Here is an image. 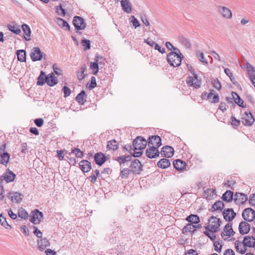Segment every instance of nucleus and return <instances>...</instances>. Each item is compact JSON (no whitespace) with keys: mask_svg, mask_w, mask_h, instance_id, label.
<instances>
[{"mask_svg":"<svg viewBox=\"0 0 255 255\" xmlns=\"http://www.w3.org/2000/svg\"><path fill=\"white\" fill-rule=\"evenodd\" d=\"M73 23L77 30H84L86 27V23L85 20L81 16H74Z\"/></svg>","mask_w":255,"mask_h":255,"instance_id":"8","label":"nucleus"},{"mask_svg":"<svg viewBox=\"0 0 255 255\" xmlns=\"http://www.w3.org/2000/svg\"><path fill=\"white\" fill-rule=\"evenodd\" d=\"M184 232H192L194 231V226L192 224H188L186 227L183 228Z\"/></svg>","mask_w":255,"mask_h":255,"instance_id":"56","label":"nucleus"},{"mask_svg":"<svg viewBox=\"0 0 255 255\" xmlns=\"http://www.w3.org/2000/svg\"><path fill=\"white\" fill-rule=\"evenodd\" d=\"M247 248H255V239L253 236H247L243 240Z\"/></svg>","mask_w":255,"mask_h":255,"instance_id":"22","label":"nucleus"},{"mask_svg":"<svg viewBox=\"0 0 255 255\" xmlns=\"http://www.w3.org/2000/svg\"><path fill=\"white\" fill-rule=\"evenodd\" d=\"M221 223V221L219 219L215 217H211L209 220L208 225L206 227V229L210 232H217Z\"/></svg>","mask_w":255,"mask_h":255,"instance_id":"2","label":"nucleus"},{"mask_svg":"<svg viewBox=\"0 0 255 255\" xmlns=\"http://www.w3.org/2000/svg\"><path fill=\"white\" fill-rule=\"evenodd\" d=\"M107 148L110 150H116L118 148V142L115 139L108 142Z\"/></svg>","mask_w":255,"mask_h":255,"instance_id":"38","label":"nucleus"},{"mask_svg":"<svg viewBox=\"0 0 255 255\" xmlns=\"http://www.w3.org/2000/svg\"><path fill=\"white\" fill-rule=\"evenodd\" d=\"M246 69L248 72L249 78L255 88V68L250 63L246 64Z\"/></svg>","mask_w":255,"mask_h":255,"instance_id":"13","label":"nucleus"},{"mask_svg":"<svg viewBox=\"0 0 255 255\" xmlns=\"http://www.w3.org/2000/svg\"><path fill=\"white\" fill-rule=\"evenodd\" d=\"M182 55L180 51L171 52L167 55L168 63L173 67H177L181 64Z\"/></svg>","mask_w":255,"mask_h":255,"instance_id":"1","label":"nucleus"},{"mask_svg":"<svg viewBox=\"0 0 255 255\" xmlns=\"http://www.w3.org/2000/svg\"><path fill=\"white\" fill-rule=\"evenodd\" d=\"M224 255H235V253L232 249H227L224 252Z\"/></svg>","mask_w":255,"mask_h":255,"instance_id":"64","label":"nucleus"},{"mask_svg":"<svg viewBox=\"0 0 255 255\" xmlns=\"http://www.w3.org/2000/svg\"><path fill=\"white\" fill-rule=\"evenodd\" d=\"M8 28L9 30L13 32L14 33L18 34L21 32L19 26L16 24H9L8 25Z\"/></svg>","mask_w":255,"mask_h":255,"instance_id":"40","label":"nucleus"},{"mask_svg":"<svg viewBox=\"0 0 255 255\" xmlns=\"http://www.w3.org/2000/svg\"><path fill=\"white\" fill-rule=\"evenodd\" d=\"M255 121V119L250 112H246L243 116L242 122L245 126H250L253 124Z\"/></svg>","mask_w":255,"mask_h":255,"instance_id":"12","label":"nucleus"},{"mask_svg":"<svg viewBox=\"0 0 255 255\" xmlns=\"http://www.w3.org/2000/svg\"><path fill=\"white\" fill-rule=\"evenodd\" d=\"M161 153L165 157H171L174 154V149L172 147L166 145L162 147Z\"/></svg>","mask_w":255,"mask_h":255,"instance_id":"24","label":"nucleus"},{"mask_svg":"<svg viewBox=\"0 0 255 255\" xmlns=\"http://www.w3.org/2000/svg\"><path fill=\"white\" fill-rule=\"evenodd\" d=\"M87 69L86 65H83L80 68V71L77 73V77L78 80H82L85 77L84 72Z\"/></svg>","mask_w":255,"mask_h":255,"instance_id":"39","label":"nucleus"},{"mask_svg":"<svg viewBox=\"0 0 255 255\" xmlns=\"http://www.w3.org/2000/svg\"><path fill=\"white\" fill-rule=\"evenodd\" d=\"M72 153L78 158H81L83 156V152L78 148H75L72 150Z\"/></svg>","mask_w":255,"mask_h":255,"instance_id":"51","label":"nucleus"},{"mask_svg":"<svg viewBox=\"0 0 255 255\" xmlns=\"http://www.w3.org/2000/svg\"><path fill=\"white\" fill-rule=\"evenodd\" d=\"M223 207L224 203L221 201H218L215 202L212 206L214 211L222 210Z\"/></svg>","mask_w":255,"mask_h":255,"instance_id":"42","label":"nucleus"},{"mask_svg":"<svg viewBox=\"0 0 255 255\" xmlns=\"http://www.w3.org/2000/svg\"><path fill=\"white\" fill-rule=\"evenodd\" d=\"M95 160L97 164L101 165L106 161V159L105 155L100 152L95 154Z\"/></svg>","mask_w":255,"mask_h":255,"instance_id":"30","label":"nucleus"},{"mask_svg":"<svg viewBox=\"0 0 255 255\" xmlns=\"http://www.w3.org/2000/svg\"><path fill=\"white\" fill-rule=\"evenodd\" d=\"M217 11L222 17L230 19L232 17V12L227 7L225 6L219 5L217 7Z\"/></svg>","mask_w":255,"mask_h":255,"instance_id":"5","label":"nucleus"},{"mask_svg":"<svg viewBox=\"0 0 255 255\" xmlns=\"http://www.w3.org/2000/svg\"><path fill=\"white\" fill-rule=\"evenodd\" d=\"M248 199L247 195L241 193H236L234 196V200L237 204L240 205L245 203Z\"/></svg>","mask_w":255,"mask_h":255,"instance_id":"21","label":"nucleus"},{"mask_svg":"<svg viewBox=\"0 0 255 255\" xmlns=\"http://www.w3.org/2000/svg\"><path fill=\"white\" fill-rule=\"evenodd\" d=\"M130 172V170L128 168H124L121 172V176L123 178H126Z\"/></svg>","mask_w":255,"mask_h":255,"instance_id":"53","label":"nucleus"},{"mask_svg":"<svg viewBox=\"0 0 255 255\" xmlns=\"http://www.w3.org/2000/svg\"><path fill=\"white\" fill-rule=\"evenodd\" d=\"M63 91L64 92L65 97H67L69 96L71 94L70 89L66 86H64L63 87Z\"/></svg>","mask_w":255,"mask_h":255,"instance_id":"61","label":"nucleus"},{"mask_svg":"<svg viewBox=\"0 0 255 255\" xmlns=\"http://www.w3.org/2000/svg\"><path fill=\"white\" fill-rule=\"evenodd\" d=\"M147 141L141 136H138L133 141V146L135 150H141L144 149L147 145Z\"/></svg>","mask_w":255,"mask_h":255,"instance_id":"4","label":"nucleus"},{"mask_svg":"<svg viewBox=\"0 0 255 255\" xmlns=\"http://www.w3.org/2000/svg\"><path fill=\"white\" fill-rule=\"evenodd\" d=\"M53 69L54 70V73L58 75H61V70L60 68H59L57 65V64H54L53 65Z\"/></svg>","mask_w":255,"mask_h":255,"instance_id":"59","label":"nucleus"},{"mask_svg":"<svg viewBox=\"0 0 255 255\" xmlns=\"http://www.w3.org/2000/svg\"><path fill=\"white\" fill-rule=\"evenodd\" d=\"M30 57L33 61L40 60L42 58V53L38 47H35L32 49Z\"/></svg>","mask_w":255,"mask_h":255,"instance_id":"14","label":"nucleus"},{"mask_svg":"<svg viewBox=\"0 0 255 255\" xmlns=\"http://www.w3.org/2000/svg\"><path fill=\"white\" fill-rule=\"evenodd\" d=\"M222 241H217L215 242L214 243V249L215 250L219 253H220L221 252L222 245Z\"/></svg>","mask_w":255,"mask_h":255,"instance_id":"49","label":"nucleus"},{"mask_svg":"<svg viewBox=\"0 0 255 255\" xmlns=\"http://www.w3.org/2000/svg\"><path fill=\"white\" fill-rule=\"evenodd\" d=\"M223 215L226 221L230 222L235 217L236 213L232 209H227L224 210Z\"/></svg>","mask_w":255,"mask_h":255,"instance_id":"19","label":"nucleus"},{"mask_svg":"<svg viewBox=\"0 0 255 255\" xmlns=\"http://www.w3.org/2000/svg\"><path fill=\"white\" fill-rule=\"evenodd\" d=\"M22 195L18 192L10 191L7 195V197L11 200L12 202H19L22 200Z\"/></svg>","mask_w":255,"mask_h":255,"instance_id":"23","label":"nucleus"},{"mask_svg":"<svg viewBox=\"0 0 255 255\" xmlns=\"http://www.w3.org/2000/svg\"><path fill=\"white\" fill-rule=\"evenodd\" d=\"M18 60L20 62L26 61V52L24 50H18L16 51Z\"/></svg>","mask_w":255,"mask_h":255,"instance_id":"35","label":"nucleus"},{"mask_svg":"<svg viewBox=\"0 0 255 255\" xmlns=\"http://www.w3.org/2000/svg\"><path fill=\"white\" fill-rule=\"evenodd\" d=\"M85 95V92L84 91H82L80 93L78 94L76 97V101L81 104H84L86 100H84V96Z\"/></svg>","mask_w":255,"mask_h":255,"instance_id":"41","label":"nucleus"},{"mask_svg":"<svg viewBox=\"0 0 255 255\" xmlns=\"http://www.w3.org/2000/svg\"><path fill=\"white\" fill-rule=\"evenodd\" d=\"M18 215L19 217L24 219H26L28 216L27 212L23 208H20L19 209Z\"/></svg>","mask_w":255,"mask_h":255,"instance_id":"46","label":"nucleus"},{"mask_svg":"<svg viewBox=\"0 0 255 255\" xmlns=\"http://www.w3.org/2000/svg\"><path fill=\"white\" fill-rule=\"evenodd\" d=\"M49 245V243L46 239H42L38 241V247L41 251H43Z\"/></svg>","mask_w":255,"mask_h":255,"instance_id":"31","label":"nucleus"},{"mask_svg":"<svg viewBox=\"0 0 255 255\" xmlns=\"http://www.w3.org/2000/svg\"><path fill=\"white\" fill-rule=\"evenodd\" d=\"M186 220L192 223H198L199 222V218L196 215H191L187 218Z\"/></svg>","mask_w":255,"mask_h":255,"instance_id":"43","label":"nucleus"},{"mask_svg":"<svg viewBox=\"0 0 255 255\" xmlns=\"http://www.w3.org/2000/svg\"><path fill=\"white\" fill-rule=\"evenodd\" d=\"M186 83L190 87H193L195 88H199L201 84V80L198 78L197 75L193 76H189L186 79Z\"/></svg>","mask_w":255,"mask_h":255,"instance_id":"7","label":"nucleus"},{"mask_svg":"<svg viewBox=\"0 0 255 255\" xmlns=\"http://www.w3.org/2000/svg\"><path fill=\"white\" fill-rule=\"evenodd\" d=\"M21 28L24 33V39L26 41H29L30 40L31 30L29 26L26 24H23L21 26Z\"/></svg>","mask_w":255,"mask_h":255,"instance_id":"29","label":"nucleus"},{"mask_svg":"<svg viewBox=\"0 0 255 255\" xmlns=\"http://www.w3.org/2000/svg\"><path fill=\"white\" fill-rule=\"evenodd\" d=\"M225 73L226 74L229 76L231 81L233 82H234V80H235V78L233 77V74L231 72V70L228 68H226L224 70Z\"/></svg>","mask_w":255,"mask_h":255,"instance_id":"57","label":"nucleus"},{"mask_svg":"<svg viewBox=\"0 0 255 255\" xmlns=\"http://www.w3.org/2000/svg\"><path fill=\"white\" fill-rule=\"evenodd\" d=\"M34 231L33 232L34 235L38 238H41L42 237V233L37 228L34 227Z\"/></svg>","mask_w":255,"mask_h":255,"instance_id":"63","label":"nucleus"},{"mask_svg":"<svg viewBox=\"0 0 255 255\" xmlns=\"http://www.w3.org/2000/svg\"><path fill=\"white\" fill-rule=\"evenodd\" d=\"M82 44L83 46L84 47V50H87L90 48V41L87 39H83L82 40Z\"/></svg>","mask_w":255,"mask_h":255,"instance_id":"55","label":"nucleus"},{"mask_svg":"<svg viewBox=\"0 0 255 255\" xmlns=\"http://www.w3.org/2000/svg\"><path fill=\"white\" fill-rule=\"evenodd\" d=\"M235 232L233 231L232 227V224L228 223L224 228V231L221 234V236L224 240H227L228 239L234 235Z\"/></svg>","mask_w":255,"mask_h":255,"instance_id":"6","label":"nucleus"},{"mask_svg":"<svg viewBox=\"0 0 255 255\" xmlns=\"http://www.w3.org/2000/svg\"><path fill=\"white\" fill-rule=\"evenodd\" d=\"M141 164L139 161L137 159H135L132 161L130 168L134 173H138L141 170Z\"/></svg>","mask_w":255,"mask_h":255,"instance_id":"25","label":"nucleus"},{"mask_svg":"<svg viewBox=\"0 0 255 255\" xmlns=\"http://www.w3.org/2000/svg\"><path fill=\"white\" fill-rule=\"evenodd\" d=\"M0 224L5 228L7 229L8 227L11 228V227L7 223L5 218L1 214L0 215Z\"/></svg>","mask_w":255,"mask_h":255,"instance_id":"47","label":"nucleus"},{"mask_svg":"<svg viewBox=\"0 0 255 255\" xmlns=\"http://www.w3.org/2000/svg\"><path fill=\"white\" fill-rule=\"evenodd\" d=\"M56 12L61 16H64L65 15V11L61 5L56 6Z\"/></svg>","mask_w":255,"mask_h":255,"instance_id":"54","label":"nucleus"},{"mask_svg":"<svg viewBox=\"0 0 255 255\" xmlns=\"http://www.w3.org/2000/svg\"><path fill=\"white\" fill-rule=\"evenodd\" d=\"M129 21L131 23H132L133 26H134L135 28H136L140 25L138 20L133 15L130 16L129 18Z\"/></svg>","mask_w":255,"mask_h":255,"instance_id":"50","label":"nucleus"},{"mask_svg":"<svg viewBox=\"0 0 255 255\" xmlns=\"http://www.w3.org/2000/svg\"><path fill=\"white\" fill-rule=\"evenodd\" d=\"M236 251L241 254H244L247 251V248L243 241L237 240L235 243Z\"/></svg>","mask_w":255,"mask_h":255,"instance_id":"17","label":"nucleus"},{"mask_svg":"<svg viewBox=\"0 0 255 255\" xmlns=\"http://www.w3.org/2000/svg\"><path fill=\"white\" fill-rule=\"evenodd\" d=\"M148 146H156L158 148L161 145V140L158 135H152L148 138Z\"/></svg>","mask_w":255,"mask_h":255,"instance_id":"11","label":"nucleus"},{"mask_svg":"<svg viewBox=\"0 0 255 255\" xmlns=\"http://www.w3.org/2000/svg\"><path fill=\"white\" fill-rule=\"evenodd\" d=\"M170 165V162L169 160L165 158L160 159L157 163L158 167L163 169L167 168Z\"/></svg>","mask_w":255,"mask_h":255,"instance_id":"32","label":"nucleus"},{"mask_svg":"<svg viewBox=\"0 0 255 255\" xmlns=\"http://www.w3.org/2000/svg\"><path fill=\"white\" fill-rule=\"evenodd\" d=\"M146 151V155L150 158H153L159 156V152L156 146H149Z\"/></svg>","mask_w":255,"mask_h":255,"instance_id":"20","label":"nucleus"},{"mask_svg":"<svg viewBox=\"0 0 255 255\" xmlns=\"http://www.w3.org/2000/svg\"><path fill=\"white\" fill-rule=\"evenodd\" d=\"M15 178V174L9 169H6L5 172L1 176V179L7 183L13 181Z\"/></svg>","mask_w":255,"mask_h":255,"instance_id":"18","label":"nucleus"},{"mask_svg":"<svg viewBox=\"0 0 255 255\" xmlns=\"http://www.w3.org/2000/svg\"><path fill=\"white\" fill-rule=\"evenodd\" d=\"M233 195V192L228 190L223 195V199L224 201L231 202L234 199Z\"/></svg>","mask_w":255,"mask_h":255,"instance_id":"36","label":"nucleus"},{"mask_svg":"<svg viewBox=\"0 0 255 255\" xmlns=\"http://www.w3.org/2000/svg\"><path fill=\"white\" fill-rule=\"evenodd\" d=\"M202 98L213 103H218L219 101V95L214 90H211L209 93H203L202 94Z\"/></svg>","mask_w":255,"mask_h":255,"instance_id":"3","label":"nucleus"},{"mask_svg":"<svg viewBox=\"0 0 255 255\" xmlns=\"http://www.w3.org/2000/svg\"><path fill=\"white\" fill-rule=\"evenodd\" d=\"M215 232H207L206 233H205V235H207L211 240L214 241L216 239V236L215 235L214 233Z\"/></svg>","mask_w":255,"mask_h":255,"instance_id":"62","label":"nucleus"},{"mask_svg":"<svg viewBox=\"0 0 255 255\" xmlns=\"http://www.w3.org/2000/svg\"><path fill=\"white\" fill-rule=\"evenodd\" d=\"M0 155L1 163L3 165H6L9 160V154L7 152L1 153V152L0 151Z\"/></svg>","mask_w":255,"mask_h":255,"instance_id":"34","label":"nucleus"},{"mask_svg":"<svg viewBox=\"0 0 255 255\" xmlns=\"http://www.w3.org/2000/svg\"><path fill=\"white\" fill-rule=\"evenodd\" d=\"M232 98L227 97L226 98V100L228 102H232L231 100L233 99L235 103L240 107L242 108H245L246 105L244 104V101L241 99V98L240 97V96L235 92H232Z\"/></svg>","mask_w":255,"mask_h":255,"instance_id":"15","label":"nucleus"},{"mask_svg":"<svg viewBox=\"0 0 255 255\" xmlns=\"http://www.w3.org/2000/svg\"><path fill=\"white\" fill-rule=\"evenodd\" d=\"M34 123L37 127H41L43 126L44 121L41 118L36 119L34 120Z\"/></svg>","mask_w":255,"mask_h":255,"instance_id":"60","label":"nucleus"},{"mask_svg":"<svg viewBox=\"0 0 255 255\" xmlns=\"http://www.w3.org/2000/svg\"><path fill=\"white\" fill-rule=\"evenodd\" d=\"M121 4L124 11L128 13L131 12V5L128 0H121Z\"/></svg>","mask_w":255,"mask_h":255,"instance_id":"26","label":"nucleus"},{"mask_svg":"<svg viewBox=\"0 0 255 255\" xmlns=\"http://www.w3.org/2000/svg\"><path fill=\"white\" fill-rule=\"evenodd\" d=\"M242 216L245 220L252 222L255 219V212L251 208H246L244 210Z\"/></svg>","mask_w":255,"mask_h":255,"instance_id":"9","label":"nucleus"},{"mask_svg":"<svg viewBox=\"0 0 255 255\" xmlns=\"http://www.w3.org/2000/svg\"><path fill=\"white\" fill-rule=\"evenodd\" d=\"M196 55L197 57L198 58V59L200 61H201L203 64H205L206 65L208 64V62L206 60V59L204 57V54L203 52H200V51H198L196 52Z\"/></svg>","mask_w":255,"mask_h":255,"instance_id":"44","label":"nucleus"},{"mask_svg":"<svg viewBox=\"0 0 255 255\" xmlns=\"http://www.w3.org/2000/svg\"><path fill=\"white\" fill-rule=\"evenodd\" d=\"M57 24L59 26H61L62 28H65V30H70V26L69 24L64 19L61 18H57L56 21Z\"/></svg>","mask_w":255,"mask_h":255,"instance_id":"33","label":"nucleus"},{"mask_svg":"<svg viewBox=\"0 0 255 255\" xmlns=\"http://www.w3.org/2000/svg\"><path fill=\"white\" fill-rule=\"evenodd\" d=\"M79 166L83 172H88L91 169V164L88 160H83L80 161Z\"/></svg>","mask_w":255,"mask_h":255,"instance_id":"27","label":"nucleus"},{"mask_svg":"<svg viewBox=\"0 0 255 255\" xmlns=\"http://www.w3.org/2000/svg\"><path fill=\"white\" fill-rule=\"evenodd\" d=\"M46 76L45 73L41 71L40 72V74L38 77L37 84L38 85H43L46 82Z\"/></svg>","mask_w":255,"mask_h":255,"instance_id":"37","label":"nucleus"},{"mask_svg":"<svg viewBox=\"0 0 255 255\" xmlns=\"http://www.w3.org/2000/svg\"><path fill=\"white\" fill-rule=\"evenodd\" d=\"M174 167L178 170H181L184 166V163L180 160L177 159L173 162Z\"/></svg>","mask_w":255,"mask_h":255,"instance_id":"45","label":"nucleus"},{"mask_svg":"<svg viewBox=\"0 0 255 255\" xmlns=\"http://www.w3.org/2000/svg\"><path fill=\"white\" fill-rule=\"evenodd\" d=\"M212 84L213 87L217 90H219L221 88V85L219 81L217 79H214L212 81Z\"/></svg>","mask_w":255,"mask_h":255,"instance_id":"52","label":"nucleus"},{"mask_svg":"<svg viewBox=\"0 0 255 255\" xmlns=\"http://www.w3.org/2000/svg\"><path fill=\"white\" fill-rule=\"evenodd\" d=\"M46 82L49 86H53L57 83V79L53 73H51L47 76Z\"/></svg>","mask_w":255,"mask_h":255,"instance_id":"28","label":"nucleus"},{"mask_svg":"<svg viewBox=\"0 0 255 255\" xmlns=\"http://www.w3.org/2000/svg\"><path fill=\"white\" fill-rule=\"evenodd\" d=\"M90 68L93 70V74L96 75L99 71V66L98 63L96 62L90 63Z\"/></svg>","mask_w":255,"mask_h":255,"instance_id":"48","label":"nucleus"},{"mask_svg":"<svg viewBox=\"0 0 255 255\" xmlns=\"http://www.w3.org/2000/svg\"><path fill=\"white\" fill-rule=\"evenodd\" d=\"M32 215L30 217V221L34 224H39L43 219V214L42 212L37 210L32 212Z\"/></svg>","mask_w":255,"mask_h":255,"instance_id":"10","label":"nucleus"},{"mask_svg":"<svg viewBox=\"0 0 255 255\" xmlns=\"http://www.w3.org/2000/svg\"><path fill=\"white\" fill-rule=\"evenodd\" d=\"M165 46L169 50L173 49L175 51H179V49L174 47L170 42H166L165 43Z\"/></svg>","mask_w":255,"mask_h":255,"instance_id":"58","label":"nucleus"},{"mask_svg":"<svg viewBox=\"0 0 255 255\" xmlns=\"http://www.w3.org/2000/svg\"><path fill=\"white\" fill-rule=\"evenodd\" d=\"M251 230L250 224L245 221L241 222L239 226V231L241 235L247 234Z\"/></svg>","mask_w":255,"mask_h":255,"instance_id":"16","label":"nucleus"}]
</instances>
